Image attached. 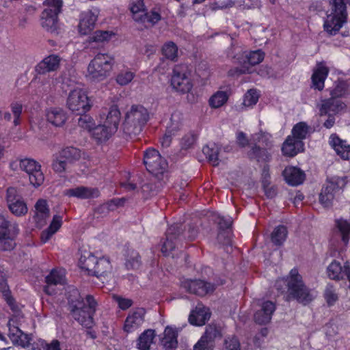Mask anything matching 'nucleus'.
Listing matches in <instances>:
<instances>
[{"mask_svg":"<svg viewBox=\"0 0 350 350\" xmlns=\"http://www.w3.org/2000/svg\"><path fill=\"white\" fill-rule=\"evenodd\" d=\"M265 56V53L262 49L245 51L238 56L237 62L250 70L252 66L260 64L264 60Z\"/></svg>","mask_w":350,"mask_h":350,"instance_id":"nucleus-19","label":"nucleus"},{"mask_svg":"<svg viewBox=\"0 0 350 350\" xmlns=\"http://www.w3.org/2000/svg\"><path fill=\"white\" fill-rule=\"evenodd\" d=\"M145 311L143 308H139L132 314L129 315L124 323V330L131 332L138 328L144 322Z\"/></svg>","mask_w":350,"mask_h":350,"instance_id":"nucleus-32","label":"nucleus"},{"mask_svg":"<svg viewBox=\"0 0 350 350\" xmlns=\"http://www.w3.org/2000/svg\"><path fill=\"white\" fill-rule=\"evenodd\" d=\"M64 297L68 306H97V301L92 295L83 298L79 291L74 286H68L65 289Z\"/></svg>","mask_w":350,"mask_h":350,"instance_id":"nucleus-16","label":"nucleus"},{"mask_svg":"<svg viewBox=\"0 0 350 350\" xmlns=\"http://www.w3.org/2000/svg\"><path fill=\"white\" fill-rule=\"evenodd\" d=\"M115 133L104 124L95 126L91 131L92 137L97 144H103L109 140Z\"/></svg>","mask_w":350,"mask_h":350,"instance_id":"nucleus-37","label":"nucleus"},{"mask_svg":"<svg viewBox=\"0 0 350 350\" xmlns=\"http://www.w3.org/2000/svg\"><path fill=\"white\" fill-rule=\"evenodd\" d=\"M287 236V228L284 225H278L274 228L271 234V241L273 245L281 246L286 241Z\"/></svg>","mask_w":350,"mask_h":350,"instance_id":"nucleus-43","label":"nucleus"},{"mask_svg":"<svg viewBox=\"0 0 350 350\" xmlns=\"http://www.w3.org/2000/svg\"><path fill=\"white\" fill-rule=\"evenodd\" d=\"M60 157L65 159L68 162L79 160L81 157V150L73 146L63 148L60 153Z\"/></svg>","mask_w":350,"mask_h":350,"instance_id":"nucleus-53","label":"nucleus"},{"mask_svg":"<svg viewBox=\"0 0 350 350\" xmlns=\"http://www.w3.org/2000/svg\"><path fill=\"white\" fill-rule=\"evenodd\" d=\"M327 273L332 280H340L347 278L350 288V264L348 261L342 266L339 262L333 260L327 268Z\"/></svg>","mask_w":350,"mask_h":350,"instance_id":"nucleus-18","label":"nucleus"},{"mask_svg":"<svg viewBox=\"0 0 350 350\" xmlns=\"http://www.w3.org/2000/svg\"><path fill=\"white\" fill-rule=\"evenodd\" d=\"M60 61L61 58L57 55L45 57V72L57 70L59 68Z\"/></svg>","mask_w":350,"mask_h":350,"instance_id":"nucleus-59","label":"nucleus"},{"mask_svg":"<svg viewBox=\"0 0 350 350\" xmlns=\"http://www.w3.org/2000/svg\"><path fill=\"white\" fill-rule=\"evenodd\" d=\"M163 334L161 343L164 350H175L178 345L177 332L172 327H167Z\"/></svg>","mask_w":350,"mask_h":350,"instance_id":"nucleus-39","label":"nucleus"},{"mask_svg":"<svg viewBox=\"0 0 350 350\" xmlns=\"http://www.w3.org/2000/svg\"><path fill=\"white\" fill-rule=\"evenodd\" d=\"M178 46L172 41H168L164 43L161 48V54L163 56L172 62H176L178 59Z\"/></svg>","mask_w":350,"mask_h":350,"instance_id":"nucleus-50","label":"nucleus"},{"mask_svg":"<svg viewBox=\"0 0 350 350\" xmlns=\"http://www.w3.org/2000/svg\"><path fill=\"white\" fill-rule=\"evenodd\" d=\"M63 224V217L59 215H54L46 229H45V243L61 228Z\"/></svg>","mask_w":350,"mask_h":350,"instance_id":"nucleus-48","label":"nucleus"},{"mask_svg":"<svg viewBox=\"0 0 350 350\" xmlns=\"http://www.w3.org/2000/svg\"><path fill=\"white\" fill-rule=\"evenodd\" d=\"M63 0H45V31L53 36L62 32L59 14L62 12Z\"/></svg>","mask_w":350,"mask_h":350,"instance_id":"nucleus-6","label":"nucleus"},{"mask_svg":"<svg viewBox=\"0 0 350 350\" xmlns=\"http://www.w3.org/2000/svg\"><path fill=\"white\" fill-rule=\"evenodd\" d=\"M133 19L138 23L148 24L150 27L157 25L162 19L160 8H153L150 11H146L139 16H134Z\"/></svg>","mask_w":350,"mask_h":350,"instance_id":"nucleus-27","label":"nucleus"},{"mask_svg":"<svg viewBox=\"0 0 350 350\" xmlns=\"http://www.w3.org/2000/svg\"><path fill=\"white\" fill-rule=\"evenodd\" d=\"M229 96L227 91L218 90L209 98L208 105L212 109L219 108L227 103Z\"/></svg>","mask_w":350,"mask_h":350,"instance_id":"nucleus-44","label":"nucleus"},{"mask_svg":"<svg viewBox=\"0 0 350 350\" xmlns=\"http://www.w3.org/2000/svg\"><path fill=\"white\" fill-rule=\"evenodd\" d=\"M225 347L228 350H240L241 345L239 339L235 336H230L225 340Z\"/></svg>","mask_w":350,"mask_h":350,"instance_id":"nucleus-64","label":"nucleus"},{"mask_svg":"<svg viewBox=\"0 0 350 350\" xmlns=\"http://www.w3.org/2000/svg\"><path fill=\"white\" fill-rule=\"evenodd\" d=\"M45 116L47 121L55 126H63L67 120L65 111L62 109L57 107L49 110L45 113Z\"/></svg>","mask_w":350,"mask_h":350,"instance_id":"nucleus-34","label":"nucleus"},{"mask_svg":"<svg viewBox=\"0 0 350 350\" xmlns=\"http://www.w3.org/2000/svg\"><path fill=\"white\" fill-rule=\"evenodd\" d=\"M232 224L230 219H226L224 217L219 218L217 239L219 242L227 244L230 241Z\"/></svg>","mask_w":350,"mask_h":350,"instance_id":"nucleus-31","label":"nucleus"},{"mask_svg":"<svg viewBox=\"0 0 350 350\" xmlns=\"http://www.w3.org/2000/svg\"><path fill=\"white\" fill-rule=\"evenodd\" d=\"M221 337V330L219 326L215 324H210L206 326L204 335L200 338L203 341H207L208 343L213 344L216 338Z\"/></svg>","mask_w":350,"mask_h":350,"instance_id":"nucleus-47","label":"nucleus"},{"mask_svg":"<svg viewBox=\"0 0 350 350\" xmlns=\"http://www.w3.org/2000/svg\"><path fill=\"white\" fill-rule=\"evenodd\" d=\"M112 269L111 261L108 257L103 256L98 258V262L94 270V275L98 278L104 277L110 273Z\"/></svg>","mask_w":350,"mask_h":350,"instance_id":"nucleus-40","label":"nucleus"},{"mask_svg":"<svg viewBox=\"0 0 350 350\" xmlns=\"http://www.w3.org/2000/svg\"><path fill=\"white\" fill-rule=\"evenodd\" d=\"M45 294L55 295L56 292L51 291L54 285H64L66 283V270L64 269H53L50 273L45 277Z\"/></svg>","mask_w":350,"mask_h":350,"instance_id":"nucleus-20","label":"nucleus"},{"mask_svg":"<svg viewBox=\"0 0 350 350\" xmlns=\"http://www.w3.org/2000/svg\"><path fill=\"white\" fill-rule=\"evenodd\" d=\"M155 338L154 331L147 329L144 331L137 340V347L139 350H150V346L154 343Z\"/></svg>","mask_w":350,"mask_h":350,"instance_id":"nucleus-41","label":"nucleus"},{"mask_svg":"<svg viewBox=\"0 0 350 350\" xmlns=\"http://www.w3.org/2000/svg\"><path fill=\"white\" fill-rule=\"evenodd\" d=\"M11 308V317L8 322V331H10V328L19 327L26 322V318L22 313L20 308Z\"/></svg>","mask_w":350,"mask_h":350,"instance_id":"nucleus-45","label":"nucleus"},{"mask_svg":"<svg viewBox=\"0 0 350 350\" xmlns=\"http://www.w3.org/2000/svg\"><path fill=\"white\" fill-rule=\"evenodd\" d=\"M190 76L191 71L188 69L187 66L184 64L175 66L171 79L172 86L176 91L182 94L189 92L193 88Z\"/></svg>","mask_w":350,"mask_h":350,"instance_id":"nucleus-11","label":"nucleus"},{"mask_svg":"<svg viewBox=\"0 0 350 350\" xmlns=\"http://www.w3.org/2000/svg\"><path fill=\"white\" fill-rule=\"evenodd\" d=\"M310 132V126L305 122H299L295 124L291 131L292 137H295L299 144H304L305 139Z\"/></svg>","mask_w":350,"mask_h":350,"instance_id":"nucleus-42","label":"nucleus"},{"mask_svg":"<svg viewBox=\"0 0 350 350\" xmlns=\"http://www.w3.org/2000/svg\"><path fill=\"white\" fill-rule=\"evenodd\" d=\"M187 239L189 241H193L197 236L198 230L193 227L189 226L188 231ZM185 239L187 236L183 234V224L180 223H174L170 226L165 232V241L163 242L161 247V252L165 256H167L175 249L178 240L180 239L181 237Z\"/></svg>","mask_w":350,"mask_h":350,"instance_id":"nucleus-5","label":"nucleus"},{"mask_svg":"<svg viewBox=\"0 0 350 350\" xmlns=\"http://www.w3.org/2000/svg\"><path fill=\"white\" fill-rule=\"evenodd\" d=\"M180 286L186 292L199 297H204L206 295L211 294L217 288L215 284L204 280L185 278L180 280Z\"/></svg>","mask_w":350,"mask_h":350,"instance_id":"nucleus-10","label":"nucleus"},{"mask_svg":"<svg viewBox=\"0 0 350 350\" xmlns=\"http://www.w3.org/2000/svg\"><path fill=\"white\" fill-rule=\"evenodd\" d=\"M328 10L323 21V29L330 36H336L347 23V5L350 0H327Z\"/></svg>","mask_w":350,"mask_h":350,"instance_id":"nucleus-1","label":"nucleus"},{"mask_svg":"<svg viewBox=\"0 0 350 350\" xmlns=\"http://www.w3.org/2000/svg\"><path fill=\"white\" fill-rule=\"evenodd\" d=\"M259 99V94L254 89L249 90L244 96L243 104L250 107L255 105Z\"/></svg>","mask_w":350,"mask_h":350,"instance_id":"nucleus-61","label":"nucleus"},{"mask_svg":"<svg viewBox=\"0 0 350 350\" xmlns=\"http://www.w3.org/2000/svg\"><path fill=\"white\" fill-rule=\"evenodd\" d=\"M335 227L345 245H347L350 239V221L342 217L335 219Z\"/></svg>","mask_w":350,"mask_h":350,"instance_id":"nucleus-38","label":"nucleus"},{"mask_svg":"<svg viewBox=\"0 0 350 350\" xmlns=\"http://www.w3.org/2000/svg\"><path fill=\"white\" fill-rule=\"evenodd\" d=\"M97 16L92 11L85 12L81 14L79 23V31L83 35H88L94 28Z\"/></svg>","mask_w":350,"mask_h":350,"instance_id":"nucleus-29","label":"nucleus"},{"mask_svg":"<svg viewBox=\"0 0 350 350\" xmlns=\"http://www.w3.org/2000/svg\"><path fill=\"white\" fill-rule=\"evenodd\" d=\"M68 109L77 115L87 113L92 107L87 92L82 89L72 90L67 99Z\"/></svg>","mask_w":350,"mask_h":350,"instance_id":"nucleus-12","label":"nucleus"},{"mask_svg":"<svg viewBox=\"0 0 350 350\" xmlns=\"http://www.w3.org/2000/svg\"><path fill=\"white\" fill-rule=\"evenodd\" d=\"M20 168L29 175L30 183L35 187L41 186L44 183V174L41 165L35 160L23 159L20 161Z\"/></svg>","mask_w":350,"mask_h":350,"instance_id":"nucleus-15","label":"nucleus"},{"mask_svg":"<svg viewBox=\"0 0 350 350\" xmlns=\"http://www.w3.org/2000/svg\"><path fill=\"white\" fill-rule=\"evenodd\" d=\"M349 88V84L345 79H338L332 90H330V96L332 98L339 99L343 97Z\"/></svg>","mask_w":350,"mask_h":350,"instance_id":"nucleus-51","label":"nucleus"},{"mask_svg":"<svg viewBox=\"0 0 350 350\" xmlns=\"http://www.w3.org/2000/svg\"><path fill=\"white\" fill-rule=\"evenodd\" d=\"M114 36L115 33L111 31L96 30L90 38L95 42H104L110 40Z\"/></svg>","mask_w":350,"mask_h":350,"instance_id":"nucleus-56","label":"nucleus"},{"mask_svg":"<svg viewBox=\"0 0 350 350\" xmlns=\"http://www.w3.org/2000/svg\"><path fill=\"white\" fill-rule=\"evenodd\" d=\"M304 144H299L298 141L288 135L282 146V152L283 155L293 157L299 152L304 151Z\"/></svg>","mask_w":350,"mask_h":350,"instance_id":"nucleus-30","label":"nucleus"},{"mask_svg":"<svg viewBox=\"0 0 350 350\" xmlns=\"http://www.w3.org/2000/svg\"><path fill=\"white\" fill-rule=\"evenodd\" d=\"M135 76V72L131 70H122L116 75V81L122 86L126 85L132 81Z\"/></svg>","mask_w":350,"mask_h":350,"instance_id":"nucleus-57","label":"nucleus"},{"mask_svg":"<svg viewBox=\"0 0 350 350\" xmlns=\"http://www.w3.org/2000/svg\"><path fill=\"white\" fill-rule=\"evenodd\" d=\"M33 221L38 227H42L44 225V200L40 199L35 204Z\"/></svg>","mask_w":350,"mask_h":350,"instance_id":"nucleus-54","label":"nucleus"},{"mask_svg":"<svg viewBox=\"0 0 350 350\" xmlns=\"http://www.w3.org/2000/svg\"><path fill=\"white\" fill-rule=\"evenodd\" d=\"M93 308H72L71 313L74 319L82 326L86 328H92L94 325L92 315Z\"/></svg>","mask_w":350,"mask_h":350,"instance_id":"nucleus-24","label":"nucleus"},{"mask_svg":"<svg viewBox=\"0 0 350 350\" xmlns=\"http://www.w3.org/2000/svg\"><path fill=\"white\" fill-rule=\"evenodd\" d=\"M345 107V103L340 99L330 97L322 100L319 107L320 113L323 115H336Z\"/></svg>","mask_w":350,"mask_h":350,"instance_id":"nucleus-25","label":"nucleus"},{"mask_svg":"<svg viewBox=\"0 0 350 350\" xmlns=\"http://www.w3.org/2000/svg\"><path fill=\"white\" fill-rule=\"evenodd\" d=\"M149 120V113L142 105H133L126 113L123 122L124 132L128 135H137Z\"/></svg>","mask_w":350,"mask_h":350,"instance_id":"nucleus-3","label":"nucleus"},{"mask_svg":"<svg viewBox=\"0 0 350 350\" xmlns=\"http://www.w3.org/2000/svg\"><path fill=\"white\" fill-rule=\"evenodd\" d=\"M6 202L9 210L15 216L22 217L28 212L26 202L14 187L7 189Z\"/></svg>","mask_w":350,"mask_h":350,"instance_id":"nucleus-14","label":"nucleus"},{"mask_svg":"<svg viewBox=\"0 0 350 350\" xmlns=\"http://www.w3.org/2000/svg\"><path fill=\"white\" fill-rule=\"evenodd\" d=\"M324 297L329 306L334 305L337 301L338 295L333 285H327L324 292Z\"/></svg>","mask_w":350,"mask_h":350,"instance_id":"nucleus-60","label":"nucleus"},{"mask_svg":"<svg viewBox=\"0 0 350 350\" xmlns=\"http://www.w3.org/2000/svg\"><path fill=\"white\" fill-rule=\"evenodd\" d=\"M329 68L324 61L317 62L311 75V88L321 92L325 88V82L329 75Z\"/></svg>","mask_w":350,"mask_h":350,"instance_id":"nucleus-17","label":"nucleus"},{"mask_svg":"<svg viewBox=\"0 0 350 350\" xmlns=\"http://www.w3.org/2000/svg\"><path fill=\"white\" fill-rule=\"evenodd\" d=\"M146 5L144 0H134L130 3V10L134 16H139L137 15L140 12L146 11Z\"/></svg>","mask_w":350,"mask_h":350,"instance_id":"nucleus-63","label":"nucleus"},{"mask_svg":"<svg viewBox=\"0 0 350 350\" xmlns=\"http://www.w3.org/2000/svg\"><path fill=\"white\" fill-rule=\"evenodd\" d=\"M114 58L108 53H98L90 61L88 66V74L90 79L101 81L109 76L113 65Z\"/></svg>","mask_w":350,"mask_h":350,"instance_id":"nucleus-4","label":"nucleus"},{"mask_svg":"<svg viewBox=\"0 0 350 350\" xmlns=\"http://www.w3.org/2000/svg\"><path fill=\"white\" fill-rule=\"evenodd\" d=\"M18 233L16 226L9 225L3 216H0V250L10 251L16 245L15 239Z\"/></svg>","mask_w":350,"mask_h":350,"instance_id":"nucleus-13","label":"nucleus"},{"mask_svg":"<svg viewBox=\"0 0 350 350\" xmlns=\"http://www.w3.org/2000/svg\"><path fill=\"white\" fill-rule=\"evenodd\" d=\"M202 152L206 158L213 165L217 166L219 164V148L214 143L205 145L202 148Z\"/></svg>","mask_w":350,"mask_h":350,"instance_id":"nucleus-46","label":"nucleus"},{"mask_svg":"<svg viewBox=\"0 0 350 350\" xmlns=\"http://www.w3.org/2000/svg\"><path fill=\"white\" fill-rule=\"evenodd\" d=\"M79 116L80 117L78 120V125L80 127L91 132L95 126V122L93 118L90 115L86 114V113H81V115Z\"/></svg>","mask_w":350,"mask_h":350,"instance_id":"nucleus-58","label":"nucleus"},{"mask_svg":"<svg viewBox=\"0 0 350 350\" xmlns=\"http://www.w3.org/2000/svg\"><path fill=\"white\" fill-rule=\"evenodd\" d=\"M271 136L268 134L261 135V141L264 147L257 144H254L247 152V157L250 159H255L257 162L268 164L272 160L271 150L273 146Z\"/></svg>","mask_w":350,"mask_h":350,"instance_id":"nucleus-9","label":"nucleus"},{"mask_svg":"<svg viewBox=\"0 0 350 350\" xmlns=\"http://www.w3.org/2000/svg\"><path fill=\"white\" fill-rule=\"evenodd\" d=\"M197 139V136L193 133L189 132L185 134L181 139L180 144L182 149L187 150L192 147Z\"/></svg>","mask_w":350,"mask_h":350,"instance_id":"nucleus-62","label":"nucleus"},{"mask_svg":"<svg viewBox=\"0 0 350 350\" xmlns=\"http://www.w3.org/2000/svg\"><path fill=\"white\" fill-rule=\"evenodd\" d=\"M0 290L3 293V296L6 301L7 304L10 306H13L14 304V299L10 294V292L8 289V286L7 285L5 275L3 273L0 272Z\"/></svg>","mask_w":350,"mask_h":350,"instance_id":"nucleus-55","label":"nucleus"},{"mask_svg":"<svg viewBox=\"0 0 350 350\" xmlns=\"http://www.w3.org/2000/svg\"><path fill=\"white\" fill-rule=\"evenodd\" d=\"M64 193L68 197H75L83 200L96 198L100 196L98 189L85 186H79L75 188L66 189Z\"/></svg>","mask_w":350,"mask_h":350,"instance_id":"nucleus-22","label":"nucleus"},{"mask_svg":"<svg viewBox=\"0 0 350 350\" xmlns=\"http://www.w3.org/2000/svg\"><path fill=\"white\" fill-rule=\"evenodd\" d=\"M281 282L286 284L288 300H296L298 303L305 306L313 299L310 290L305 285L302 276L299 273L297 268L292 269L286 279L276 282L278 289H280L279 286Z\"/></svg>","mask_w":350,"mask_h":350,"instance_id":"nucleus-2","label":"nucleus"},{"mask_svg":"<svg viewBox=\"0 0 350 350\" xmlns=\"http://www.w3.org/2000/svg\"><path fill=\"white\" fill-rule=\"evenodd\" d=\"M183 126L182 114L179 112H174L171 115L170 122L166 127V131L172 135H177Z\"/></svg>","mask_w":350,"mask_h":350,"instance_id":"nucleus-49","label":"nucleus"},{"mask_svg":"<svg viewBox=\"0 0 350 350\" xmlns=\"http://www.w3.org/2000/svg\"><path fill=\"white\" fill-rule=\"evenodd\" d=\"M97 258L91 252H85L81 255L79 260L78 265L79 268L84 271V273L90 276L94 275V270L98 262Z\"/></svg>","mask_w":350,"mask_h":350,"instance_id":"nucleus-28","label":"nucleus"},{"mask_svg":"<svg viewBox=\"0 0 350 350\" xmlns=\"http://www.w3.org/2000/svg\"><path fill=\"white\" fill-rule=\"evenodd\" d=\"M125 267L127 270L137 269L142 264L141 256L135 250L127 247L124 254Z\"/></svg>","mask_w":350,"mask_h":350,"instance_id":"nucleus-36","label":"nucleus"},{"mask_svg":"<svg viewBox=\"0 0 350 350\" xmlns=\"http://www.w3.org/2000/svg\"><path fill=\"white\" fill-rule=\"evenodd\" d=\"M274 308H260L254 314V321L258 324L268 323L271 319Z\"/></svg>","mask_w":350,"mask_h":350,"instance_id":"nucleus-52","label":"nucleus"},{"mask_svg":"<svg viewBox=\"0 0 350 350\" xmlns=\"http://www.w3.org/2000/svg\"><path fill=\"white\" fill-rule=\"evenodd\" d=\"M120 111L117 105H112L107 115L106 119L103 123L105 126L116 133L118 129L120 121Z\"/></svg>","mask_w":350,"mask_h":350,"instance_id":"nucleus-35","label":"nucleus"},{"mask_svg":"<svg viewBox=\"0 0 350 350\" xmlns=\"http://www.w3.org/2000/svg\"><path fill=\"white\" fill-rule=\"evenodd\" d=\"M282 176L286 183L291 186L299 185L306 178L304 172L295 166L286 167L282 172Z\"/></svg>","mask_w":350,"mask_h":350,"instance_id":"nucleus-23","label":"nucleus"},{"mask_svg":"<svg viewBox=\"0 0 350 350\" xmlns=\"http://www.w3.org/2000/svg\"><path fill=\"white\" fill-rule=\"evenodd\" d=\"M144 164L147 171L154 176H162L168 167V163L154 148H148L144 155Z\"/></svg>","mask_w":350,"mask_h":350,"instance_id":"nucleus-8","label":"nucleus"},{"mask_svg":"<svg viewBox=\"0 0 350 350\" xmlns=\"http://www.w3.org/2000/svg\"><path fill=\"white\" fill-rule=\"evenodd\" d=\"M11 327L8 336L12 342L22 347H28L32 340L31 335L24 333L19 327Z\"/></svg>","mask_w":350,"mask_h":350,"instance_id":"nucleus-33","label":"nucleus"},{"mask_svg":"<svg viewBox=\"0 0 350 350\" xmlns=\"http://www.w3.org/2000/svg\"><path fill=\"white\" fill-rule=\"evenodd\" d=\"M211 312L209 308H195L189 315V322L195 326H202L209 320Z\"/></svg>","mask_w":350,"mask_h":350,"instance_id":"nucleus-26","label":"nucleus"},{"mask_svg":"<svg viewBox=\"0 0 350 350\" xmlns=\"http://www.w3.org/2000/svg\"><path fill=\"white\" fill-rule=\"evenodd\" d=\"M347 183V176H332L327 179L326 185L319 194V202L325 208L331 207L337 193L343 190Z\"/></svg>","mask_w":350,"mask_h":350,"instance_id":"nucleus-7","label":"nucleus"},{"mask_svg":"<svg viewBox=\"0 0 350 350\" xmlns=\"http://www.w3.org/2000/svg\"><path fill=\"white\" fill-rule=\"evenodd\" d=\"M329 144L342 159H350V145L346 140L340 139L336 133H332L329 136Z\"/></svg>","mask_w":350,"mask_h":350,"instance_id":"nucleus-21","label":"nucleus"}]
</instances>
